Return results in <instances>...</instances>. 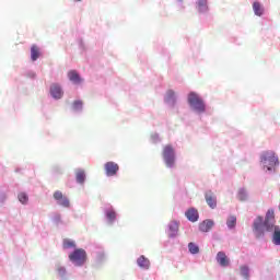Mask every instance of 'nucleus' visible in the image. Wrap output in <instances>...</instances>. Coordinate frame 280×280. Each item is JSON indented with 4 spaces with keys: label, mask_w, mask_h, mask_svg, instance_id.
Here are the masks:
<instances>
[{
    "label": "nucleus",
    "mask_w": 280,
    "mask_h": 280,
    "mask_svg": "<svg viewBox=\"0 0 280 280\" xmlns=\"http://www.w3.org/2000/svg\"><path fill=\"white\" fill-rule=\"evenodd\" d=\"M272 233L271 242L275 246H280V226L275 224V210L269 209L265 217L258 215L253 224V232L256 237H264L266 231Z\"/></svg>",
    "instance_id": "nucleus-1"
},
{
    "label": "nucleus",
    "mask_w": 280,
    "mask_h": 280,
    "mask_svg": "<svg viewBox=\"0 0 280 280\" xmlns=\"http://www.w3.org/2000/svg\"><path fill=\"white\" fill-rule=\"evenodd\" d=\"M260 162L262 163L264 167L270 172L272 167L279 165V158L273 151H265L260 155Z\"/></svg>",
    "instance_id": "nucleus-2"
},
{
    "label": "nucleus",
    "mask_w": 280,
    "mask_h": 280,
    "mask_svg": "<svg viewBox=\"0 0 280 280\" xmlns=\"http://www.w3.org/2000/svg\"><path fill=\"white\" fill-rule=\"evenodd\" d=\"M188 104L197 113H205L206 110L205 101L195 92L188 94Z\"/></svg>",
    "instance_id": "nucleus-3"
},
{
    "label": "nucleus",
    "mask_w": 280,
    "mask_h": 280,
    "mask_svg": "<svg viewBox=\"0 0 280 280\" xmlns=\"http://www.w3.org/2000/svg\"><path fill=\"white\" fill-rule=\"evenodd\" d=\"M69 259L74 266H84L86 264V250L83 248L74 249L69 254Z\"/></svg>",
    "instance_id": "nucleus-4"
},
{
    "label": "nucleus",
    "mask_w": 280,
    "mask_h": 280,
    "mask_svg": "<svg viewBox=\"0 0 280 280\" xmlns=\"http://www.w3.org/2000/svg\"><path fill=\"white\" fill-rule=\"evenodd\" d=\"M162 155L166 163V166L174 167V162L176 161V158L174 153V147H172V144H167L163 148Z\"/></svg>",
    "instance_id": "nucleus-5"
},
{
    "label": "nucleus",
    "mask_w": 280,
    "mask_h": 280,
    "mask_svg": "<svg viewBox=\"0 0 280 280\" xmlns=\"http://www.w3.org/2000/svg\"><path fill=\"white\" fill-rule=\"evenodd\" d=\"M52 198L57 200V203L60 205V207H65L66 209H69V207H71L69 198H67V196H65L60 190H56L52 195Z\"/></svg>",
    "instance_id": "nucleus-6"
},
{
    "label": "nucleus",
    "mask_w": 280,
    "mask_h": 280,
    "mask_svg": "<svg viewBox=\"0 0 280 280\" xmlns=\"http://www.w3.org/2000/svg\"><path fill=\"white\" fill-rule=\"evenodd\" d=\"M205 198H206V202H207L208 207H210V209H215V207H218V197L215 196V194H213V191H211V190L206 191Z\"/></svg>",
    "instance_id": "nucleus-7"
},
{
    "label": "nucleus",
    "mask_w": 280,
    "mask_h": 280,
    "mask_svg": "<svg viewBox=\"0 0 280 280\" xmlns=\"http://www.w3.org/2000/svg\"><path fill=\"white\" fill-rule=\"evenodd\" d=\"M105 172L106 176H117V173L119 172V164L115 162L105 163Z\"/></svg>",
    "instance_id": "nucleus-8"
},
{
    "label": "nucleus",
    "mask_w": 280,
    "mask_h": 280,
    "mask_svg": "<svg viewBox=\"0 0 280 280\" xmlns=\"http://www.w3.org/2000/svg\"><path fill=\"white\" fill-rule=\"evenodd\" d=\"M217 261L218 264H220L223 268H226L228 266H230L231 260L229 259V257L226 256V254L224 252H219L217 254Z\"/></svg>",
    "instance_id": "nucleus-9"
},
{
    "label": "nucleus",
    "mask_w": 280,
    "mask_h": 280,
    "mask_svg": "<svg viewBox=\"0 0 280 280\" xmlns=\"http://www.w3.org/2000/svg\"><path fill=\"white\" fill-rule=\"evenodd\" d=\"M50 95L55 98V100H60L63 95L62 93V89L60 88V85L58 84H52L50 86Z\"/></svg>",
    "instance_id": "nucleus-10"
},
{
    "label": "nucleus",
    "mask_w": 280,
    "mask_h": 280,
    "mask_svg": "<svg viewBox=\"0 0 280 280\" xmlns=\"http://www.w3.org/2000/svg\"><path fill=\"white\" fill-rule=\"evenodd\" d=\"M185 215L187 218V220H189V222H198V210H196V208H190L185 212Z\"/></svg>",
    "instance_id": "nucleus-11"
},
{
    "label": "nucleus",
    "mask_w": 280,
    "mask_h": 280,
    "mask_svg": "<svg viewBox=\"0 0 280 280\" xmlns=\"http://www.w3.org/2000/svg\"><path fill=\"white\" fill-rule=\"evenodd\" d=\"M213 221L205 220L199 224V231H201V233H209V231L213 229Z\"/></svg>",
    "instance_id": "nucleus-12"
},
{
    "label": "nucleus",
    "mask_w": 280,
    "mask_h": 280,
    "mask_svg": "<svg viewBox=\"0 0 280 280\" xmlns=\"http://www.w3.org/2000/svg\"><path fill=\"white\" fill-rule=\"evenodd\" d=\"M178 235V222L172 221L168 224V237H176Z\"/></svg>",
    "instance_id": "nucleus-13"
},
{
    "label": "nucleus",
    "mask_w": 280,
    "mask_h": 280,
    "mask_svg": "<svg viewBox=\"0 0 280 280\" xmlns=\"http://www.w3.org/2000/svg\"><path fill=\"white\" fill-rule=\"evenodd\" d=\"M68 78H69L70 82H73L74 84H80V82H82L80 74L75 70H70L68 72Z\"/></svg>",
    "instance_id": "nucleus-14"
},
{
    "label": "nucleus",
    "mask_w": 280,
    "mask_h": 280,
    "mask_svg": "<svg viewBox=\"0 0 280 280\" xmlns=\"http://www.w3.org/2000/svg\"><path fill=\"white\" fill-rule=\"evenodd\" d=\"M40 58V48H38V46L33 45L31 47V59L33 60V62H36L37 59Z\"/></svg>",
    "instance_id": "nucleus-15"
},
{
    "label": "nucleus",
    "mask_w": 280,
    "mask_h": 280,
    "mask_svg": "<svg viewBox=\"0 0 280 280\" xmlns=\"http://www.w3.org/2000/svg\"><path fill=\"white\" fill-rule=\"evenodd\" d=\"M137 264L140 268H143V270H148L150 268V260L145 258V256H140Z\"/></svg>",
    "instance_id": "nucleus-16"
},
{
    "label": "nucleus",
    "mask_w": 280,
    "mask_h": 280,
    "mask_svg": "<svg viewBox=\"0 0 280 280\" xmlns=\"http://www.w3.org/2000/svg\"><path fill=\"white\" fill-rule=\"evenodd\" d=\"M253 10H254L256 16H261V14H264V8L261 7V4L259 2L253 3Z\"/></svg>",
    "instance_id": "nucleus-17"
},
{
    "label": "nucleus",
    "mask_w": 280,
    "mask_h": 280,
    "mask_svg": "<svg viewBox=\"0 0 280 280\" xmlns=\"http://www.w3.org/2000/svg\"><path fill=\"white\" fill-rule=\"evenodd\" d=\"M226 224L229 229H235L237 224V217L236 215H230L226 220Z\"/></svg>",
    "instance_id": "nucleus-18"
},
{
    "label": "nucleus",
    "mask_w": 280,
    "mask_h": 280,
    "mask_svg": "<svg viewBox=\"0 0 280 280\" xmlns=\"http://www.w3.org/2000/svg\"><path fill=\"white\" fill-rule=\"evenodd\" d=\"M197 5L199 12H207L209 7L207 5V0H197Z\"/></svg>",
    "instance_id": "nucleus-19"
},
{
    "label": "nucleus",
    "mask_w": 280,
    "mask_h": 280,
    "mask_svg": "<svg viewBox=\"0 0 280 280\" xmlns=\"http://www.w3.org/2000/svg\"><path fill=\"white\" fill-rule=\"evenodd\" d=\"M106 218L108 222H115V220H117V212H115V210H107Z\"/></svg>",
    "instance_id": "nucleus-20"
},
{
    "label": "nucleus",
    "mask_w": 280,
    "mask_h": 280,
    "mask_svg": "<svg viewBox=\"0 0 280 280\" xmlns=\"http://www.w3.org/2000/svg\"><path fill=\"white\" fill-rule=\"evenodd\" d=\"M188 249L191 255H198V253H200V247H198V245H196L195 243H189Z\"/></svg>",
    "instance_id": "nucleus-21"
},
{
    "label": "nucleus",
    "mask_w": 280,
    "mask_h": 280,
    "mask_svg": "<svg viewBox=\"0 0 280 280\" xmlns=\"http://www.w3.org/2000/svg\"><path fill=\"white\" fill-rule=\"evenodd\" d=\"M75 178H77V182L82 184L84 183V180H86V174L84 173V171H78L75 174Z\"/></svg>",
    "instance_id": "nucleus-22"
},
{
    "label": "nucleus",
    "mask_w": 280,
    "mask_h": 280,
    "mask_svg": "<svg viewBox=\"0 0 280 280\" xmlns=\"http://www.w3.org/2000/svg\"><path fill=\"white\" fill-rule=\"evenodd\" d=\"M237 198L238 200H241V202H244L245 200L248 199V195L246 194V190L244 188H241L238 190Z\"/></svg>",
    "instance_id": "nucleus-23"
},
{
    "label": "nucleus",
    "mask_w": 280,
    "mask_h": 280,
    "mask_svg": "<svg viewBox=\"0 0 280 280\" xmlns=\"http://www.w3.org/2000/svg\"><path fill=\"white\" fill-rule=\"evenodd\" d=\"M240 270H241V275H242V277H244V279H249L250 278L249 269H248L247 266H241Z\"/></svg>",
    "instance_id": "nucleus-24"
},
{
    "label": "nucleus",
    "mask_w": 280,
    "mask_h": 280,
    "mask_svg": "<svg viewBox=\"0 0 280 280\" xmlns=\"http://www.w3.org/2000/svg\"><path fill=\"white\" fill-rule=\"evenodd\" d=\"M63 248H75V242L69 240V238H65L63 240Z\"/></svg>",
    "instance_id": "nucleus-25"
},
{
    "label": "nucleus",
    "mask_w": 280,
    "mask_h": 280,
    "mask_svg": "<svg viewBox=\"0 0 280 280\" xmlns=\"http://www.w3.org/2000/svg\"><path fill=\"white\" fill-rule=\"evenodd\" d=\"M18 198H19L20 202H22V205H26L27 200H30V198L27 197V194H25V192H20L18 195Z\"/></svg>",
    "instance_id": "nucleus-26"
},
{
    "label": "nucleus",
    "mask_w": 280,
    "mask_h": 280,
    "mask_svg": "<svg viewBox=\"0 0 280 280\" xmlns=\"http://www.w3.org/2000/svg\"><path fill=\"white\" fill-rule=\"evenodd\" d=\"M83 103L82 101H74L72 104L73 110H82Z\"/></svg>",
    "instance_id": "nucleus-27"
},
{
    "label": "nucleus",
    "mask_w": 280,
    "mask_h": 280,
    "mask_svg": "<svg viewBox=\"0 0 280 280\" xmlns=\"http://www.w3.org/2000/svg\"><path fill=\"white\" fill-rule=\"evenodd\" d=\"M57 272L60 277H65L67 269H65V267H58Z\"/></svg>",
    "instance_id": "nucleus-28"
},
{
    "label": "nucleus",
    "mask_w": 280,
    "mask_h": 280,
    "mask_svg": "<svg viewBox=\"0 0 280 280\" xmlns=\"http://www.w3.org/2000/svg\"><path fill=\"white\" fill-rule=\"evenodd\" d=\"M176 93L172 90L167 91L166 93V96H167V100H174Z\"/></svg>",
    "instance_id": "nucleus-29"
},
{
    "label": "nucleus",
    "mask_w": 280,
    "mask_h": 280,
    "mask_svg": "<svg viewBox=\"0 0 280 280\" xmlns=\"http://www.w3.org/2000/svg\"><path fill=\"white\" fill-rule=\"evenodd\" d=\"M74 1L80 2V1H82V0H74Z\"/></svg>",
    "instance_id": "nucleus-30"
}]
</instances>
